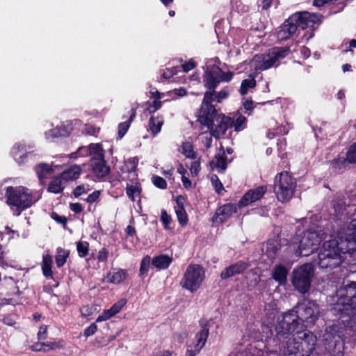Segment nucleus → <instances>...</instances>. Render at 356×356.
<instances>
[{
  "instance_id": "nucleus-1",
  "label": "nucleus",
  "mask_w": 356,
  "mask_h": 356,
  "mask_svg": "<svg viewBox=\"0 0 356 356\" xmlns=\"http://www.w3.org/2000/svg\"><path fill=\"white\" fill-rule=\"evenodd\" d=\"M341 253L348 254L356 266V219L352 220L347 228L341 233L339 240L325 242L318 255V265L321 268H334L342 262ZM356 271V268H353Z\"/></svg>"
},
{
  "instance_id": "nucleus-2",
  "label": "nucleus",
  "mask_w": 356,
  "mask_h": 356,
  "mask_svg": "<svg viewBox=\"0 0 356 356\" xmlns=\"http://www.w3.org/2000/svg\"><path fill=\"white\" fill-rule=\"evenodd\" d=\"M302 327L283 329L286 334L284 339L278 337L275 331V337L268 341L267 348L270 353H280L283 356H309L314 350L316 337L309 330H300Z\"/></svg>"
},
{
  "instance_id": "nucleus-3",
  "label": "nucleus",
  "mask_w": 356,
  "mask_h": 356,
  "mask_svg": "<svg viewBox=\"0 0 356 356\" xmlns=\"http://www.w3.org/2000/svg\"><path fill=\"white\" fill-rule=\"evenodd\" d=\"M320 316L318 305L314 301L303 300L297 306L284 313L281 319L277 321L275 331L278 332V337L284 339L283 329L289 327H302L303 323L307 325H314Z\"/></svg>"
},
{
  "instance_id": "nucleus-4",
  "label": "nucleus",
  "mask_w": 356,
  "mask_h": 356,
  "mask_svg": "<svg viewBox=\"0 0 356 356\" xmlns=\"http://www.w3.org/2000/svg\"><path fill=\"white\" fill-rule=\"evenodd\" d=\"M213 95L211 92L204 93L198 121L202 126L212 132L213 137L219 138L225 134L229 127H232V118L218 114L216 109L211 104Z\"/></svg>"
},
{
  "instance_id": "nucleus-5",
  "label": "nucleus",
  "mask_w": 356,
  "mask_h": 356,
  "mask_svg": "<svg viewBox=\"0 0 356 356\" xmlns=\"http://www.w3.org/2000/svg\"><path fill=\"white\" fill-rule=\"evenodd\" d=\"M331 298V310L335 314L349 316L354 323L356 319V282H351L339 287Z\"/></svg>"
},
{
  "instance_id": "nucleus-6",
  "label": "nucleus",
  "mask_w": 356,
  "mask_h": 356,
  "mask_svg": "<svg viewBox=\"0 0 356 356\" xmlns=\"http://www.w3.org/2000/svg\"><path fill=\"white\" fill-rule=\"evenodd\" d=\"M323 235L321 232L308 230L293 237L290 248L297 257L309 256L318 249Z\"/></svg>"
},
{
  "instance_id": "nucleus-7",
  "label": "nucleus",
  "mask_w": 356,
  "mask_h": 356,
  "mask_svg": "<svg viewBox=\"0 0 356 356\" xmlns=\"http://www.w3.org/2000/svg\"><path fill=\"white\" fill-rule=\"evenodd\" d=\"M232 76V72H224L218 66L211 65L207 67L203 79L205 87L210 90L208 92L213 94L212 102L216 100L220 103L227 97L228 92L225 89H222L217 93L214 90L221 81H229Z\"/></svg>"
},
{
  "instance_id": "nucleus-8",
  "label": "nucleus",
  "mask_w": 356,
  "mask_h": 356,
  "mask_svg": "<svg viewBox=\"0 0 356 356\" xmlns=\"http://www.w3.org/2000/svg\"><path fill=\"white\" fill-rule=\"evenodd\" d=\"M5 196L6 203L16 207L17 216H19L22 211L31 207L39 199V196L35 197L28 188L22 186L7 187Z\"/></svg>"
},
{
  "instance_id": "nucleus-9",
  "label": "nucleus",
  "mask_w": 356,
  "mask_h": 356,
  "mask_svg": "<svg viewBox=\"0 0 356 356\" xmlns=\"http://www.w3.org/2000/svg\"><path fill=\"white\" fill-rule=\"evenodd\" d=\"M296 187V179L286 171L279 173L275 177L274 193L277 200L282 202L291 199Z\"/></svg>"
},
{
  "instance_id": "nucleus-10",
  "label": "nucleus",
  "mask_w": 356,
  "mask_h": 356,
  "mask_svg": "<svg viewBox=\"0 0 356 356\" xmlns=\"http://www.w3.org/2000/svg\"><path fill=\"white\" fill-rule=\"evenodd\" d=\"M204 278L203 267L199 264H191L187 267L180 285L193 293L200 288Z\"/></svg>"
},
{
  "instance_id": "nucleus-11",
  "label": "nucleus",
  "mask_w": 356,
  "mask_h": 356,
  "mask_svg": "<svg viewBox=\"0 0 356 356\" xmlns=\"http://www.w3.org/2000/svg\"><path fill=\"white\" fill-rule=\"evenodd\" d=\"M314 276V268L310 264H305L293 271L292 283L294 287L300 293L308 291Z\"/></svg>"
},
{
  "instance_id": "nucleus-12",
  "label": "nucleus",
  "mask_w": 356,
  "mask_h": 356,
  "mask_svg": "<svg viewBox=\"0 0 356 356\" xmlns=\"http://www.w3.org/2000/svg\"><path fill=\"white\" fill-rule=\"evenodd\" d=\"M288 49L275 48L263 55L254 56L252 64L256 70H266L271 67L280 58L285 56Z\"/></svg>"
},
{
  "instance_id": "nucleus-13",
  "label": "nucleus",
  "mask_w": 356,
  "mask_h": 356,
  "mask_svg": "<svg viewBox=\"0 0 356 356\" xmlns=\"http://www.w3.org/2000/svg\"><path fill=\"white\" fill-rule=\"evenodd\" d=\"M266 191L267 187L266 186H261L254 189L250 190L238 202V206L241 207H246L256 202L261 199Z\"/></svg>"
},
{
  "instance_id": "nucleus-14",
  "label": "nucleus",
  "mask_w": 356,
  "mask_h": 356,
  "mask_svg": "<svg viewBox=\"0 0 356 356\" xmlns=\"http://www.w3.org/2000/svg\"><path fill=\"white\" fill-rule=\"evenodd\" d=\"M236 212V206L234 204H226L220 207L213 217V222H223Z\"/></svg>"
},
{
  "instance_id": "nucleus-15",
  "label": "nucleus",
  "mask_w": 356,
  "mask_h": 356,
  "mask_svg": "<svg viewBox=\"0 0 356 356\" xmlns=\"http://www.w3.org/2000/svg\"><path fill=\"white\" fill-rule=\"evenodd\" d=\"M248 266V265L245 262H237L225 268L220 273V277L225 280L242 273L247 269Z\"/></svg>"
},
{
  "instance_id": "nucleus-16",
  "label": "nucleus",
  "mask_w": 356,
  "mask_h": 356,
  "mask_svg": "<svg viewBox=\"0 0 356 356\" xmlns=\"http://www.w3.org/2000/svg\"><path fill=\"white\" fill-rule=\"evenodd\" d=\"M298 27L297 23L291 21V17H289L278 32L279 38L281 40L288 39L296 32Z\"/></svg>"
},
{
  "instance_id": "nucleus-17",
  "label": "nucleus",
  "mask_w": 356,
  "mask_h": 356,
  "mask_svg": "<svg viewBox=\"0 0 356 356\" xmlns=\"http://www.w3.org/2000/svg\"><path fill=\"white\" fill-rule=\"evenodd\" d=\"M176 202L175 212L178 221L181 226H185L188 222V216L184 208V198L182 196H178Z\"/></svg>"
},
{
  "instance_id": "nucleus-18",
  "label": "nucleus",
  "mask_w": 356,
  "mask_h": 356,
  "mask_svg": "<svg viewBox=\"0 0 356 356\" xmlns=\"http://www.w3.org/2000/svg\"><path fill=\"white\" fill-rule=\"evenodd\" d=\"M127 276V270L124 269H114L113 272L107 273L105 280L108 283L118 284L123 282Z\"/></svg>"
},
{
  "instance_id": "nucleus-19",
  "label": "nucleus",
  "mask_w": 356,
  "mask_h": 356,
  "mask_svg": "<svg viewBox=\"0 0 356 356\" xmlns=\"http://www.w3.org/2000/svg\"><path fill=\"white\" fill-rule=\"evenodd\" d=\"M309 17L310 13L308 12L298 13L291 17V21L295 22L299 27L305 29L307 27L312 26V21Z\"/></svg>"
},
{
  "instance_id": "nucleus-20",
  "label": "nucleus",
  "mask_w": 356,
  "mask_h": 356,
  "mask_svg": "<svg viewBox=\"0 0 356 356\" xmlns=\"http://www.w3.org/2000/svg\"><path fill=\"white\" fill-rule=\"evenodd\" d=\"M211 166L216 168L218 172H224L227 168V158L225 151L216 155L215 159L211 161Z\"/></svg>"
},
{
  "instance_id": "nucleus-21",
  "label": "nucleus",
  "mask_w": 356,
  "mask_h": 356,
  "mask_svg": "<svg viewBox=\"0 0 356 356\" xmlns=\"http://www.w3.org/2000/svg\"><path fill=\"white\" fill-rule=\"evenodd\" d=\"M94 174L99 178L106 176L109 172V167L106 165L104 159H100L91 163Z\"/></svg>"
},
{
  "instance_id": "nucleus-22",
  "label": "nucleus",
  "mask_w": 356,
  "mask_h": 356,
  "mask_svg": "<svg viewBox=\"0 0 356 356\" xmlns=\"http://www.w3.org/2000/svg\"><path fill=\"white\" fill-rule=\"evenodd\" d=\"M172 261V257L165 254H160L152 259V264L159 270H164L168 268Z\"/></svg>"
},
{
  "instance_id": "nucleus-23",
  "label": "nucleus",
  "mask_w": 356,
  "mask_h": 356,
  "mask_svg": "<svg viewBox=\"0 0 356 356\" xmlns=\"http://www.w3.org/2000/svg\"><path fill=\"white\" fill-rule=\"evenodd\" d=\"M81 172L80 165H74L64 170L60 175L65 181H72L79 178Z\"/></svg>"
},
{
  "instance_id": "nucleus-24",
  "label": "nucleus",
  "mask_w": 356,
  "mask_h": 356,
  "mask_svg": "<svg viewBox=\"0 0 356 356\" xmlns=\"http://www.w3.org/2000/svg\"><path fill=\"white\" fill-rule=\"evenodd\" d=\"M209 330L207 327H204L195 336L196 344L195 348L196 351H200L204 346L205 342L208 338Z\"/></svg>"
},
{
  "instance_id": "nucleus-25",
  "label": "nucleus",
  "mask_w": 356,
  "mask_h": 356,
  "mask_svg": "<svg viewBox=\"0 0 356 356\" xmlns=\"http://www.w3.org/2000/svg\"><path fill=\"white\" fill-rule=\"evenodd\" d=\"M70 134V130L65 126L57 127L47 132L45 136L47 139H53L58 137H65Z\"/></svg>"
},
{
  "instance_id": "nucleus-26",
  "label": "nucleus",
  "mask_w": 356,
  "mask_h": 356,
  "mask_svg": "<svg viewBox=\"0 0 356 356\" xmlns=\"http://www.w3.org/2000/svg\"><path fill=\"white\" fill-rule=\"evenodd\" d=\"M60 347V344L58 342H47L42 343L38 342L31 346V349L33 351H43L47 352L51 350H54Z\"/></svg>"
},
{
  "instance_id": "nucleus-27",
  "label": "nucleus",
  "mask_w": 356,
  "mask_h": 356,
  "mask_svg": "<svg viewBox=\"0 0 356 356\" xmlns=\"http://www.w3.org/2000/svg\"><path fill=\"white\" fill-rule=\"evenodd\" d=\"M232 122L235 131H240L244 129L246 126V118L238 112L234 115Z\"/></svg>"
},
{
  "instance_id": "nucleus-28",
  "label": "nucleus",
  "mask_w": 356,
  "mask_h": 356,
  "mask_svg": "<svg viewBox=\"0 0 356 356\" xmlns=\"http://www.w3.org/2000/svg\"><path fill=\"white\" fill-rule=\"evenodd\" d=\"M64 180L61 178L60 175L55 177L49 184L48 191L53 193H61L64 188Z\"/></svg>"
},
{
  "instance_id": "nucleus-29",
  "label": "nucleus",
  "mask_w": 356,
  "mask_h": 356,
  "mask_svg": "<svg viewBox=\"0 0 356 356\" xmlns=\"http://www.w3.org/2000/svg\"><path fill=\"white\" fill-rule=\"evenodd\" d=\"M163 124V119L162 117H151L149 120V130L154 135H156L161 131Z\"/></svg>"
},
{
  "instance_id": "nucleus-30",
  "label": "nucleus",
  "mask_w": 356,
  "mask_h": 356,
  "mask_svg": "<svg viewBox=\"0 0 356 356\" xmlns=\"http://www.w3.org/2000/svg\"><path fill=\"white\" fill-rule=\"evenodd\" d=\"M288 271L286 268L281 265H278L275 268L273 273V277L280 284H283L286 280Z\"/></svg>"
},
{
  "instance_id": "nucleus-31",
  "label": "nucleus",
  "mask_w": 356,
  "mask_h": 356,
  "mask_svg": "<svg viewBox=\"0 0 356 356\" xmlns=\"http://www.w3.org/2000/svg\"><path fill=\"white\" fill-rule=\"evenodd\" d=\"M52 258L49 254L43 255L42 269L43 274L47 277H52Z\"/></svg>"
},
{
  "instance_id": "nucleus-32",
  "label": "nucleus",
  "mask_w": 356,
  "mask_h": 356,
  "mask_svg": "<svg viewBox=\"0 0 356 356\" xmlns=\"http://www.w3.org/2000/svg\"><path fill=\"white\" fill-rule=\"evenodd\" d=\"M91 163L100 159H104V151L99 143L90 144Z\"/></svg>"
},
{
  "instance_id": "nucleus-33",
  "label": "nucleus",
  "mask_w": 356,
  "mask_h": 356,
  "mask_svg": "<svg viewBox=\"0 0 356 356\" xmlns=\"http://www.w3.org/2000/svg\"><path fill=\"white\" fill-rule=\"evenodd\" d=\"M69 250L61 248L57 249L56 255V263L58 268L62 267L66 262L67 258L69 257Z\"/></svg>"
},
{
  "instance_id": "nucleus-34",
  "label": "nucleus",
  "mask_w": 356,
  "mask_h": 356,
  "mask_svg": "<svg viewBox=\"0 0 356 356\" xmlns=\"http://www.w3.org/2000/svg\"><path fill=\"white\" fill-rule=\"evenodd\" d=\"M136 115L135 109H131V114L129 118V120L123 122L118 125V136L120 138H122L124 134L127 133V130L129 128L130 123L133 120L134 118Z\"/></svg>"
},
{
  "instance_id": "nucleus-35",
  "label": "nucleus",
  "mask_w": 356,
  "mask_h": 356,
  "mask_svg": "<svg viewBox=\"0 0 356 356\" xmlns=\"http://www.w3.org/2000/svg\"><path fill=\"white\" fill-rule=\"evenodd\" d=\"M201 130L202 131L201 134L202 143L206 148L209 149L211 147L212 136H213L212 132L209 131V130H207V129L204 126L202 127Z\"/></svg>"
},
{
  "instance_id": "nucleus-36",
  "label": "nucleus",
  "mask_w": 356,
  "mask_h": 356,
  "mask_svg": "<svg viewBox=\"0 0 356 356\" xmlns=\"http://www.w3.org/2000/svg\"><path fill=\"white\" fill-rule=\"evenodd\" d=\"M256 81L254 78L244 79L241 82L240 92L244 95L248 93L250 89L253 88L256 86Z\"/></svg>"
},
{
  "instance_id": "nucleus-37",
  "label": "nucleus",
  "mask_w": 356,
  "mask_h": 356,
  "mask_svg": "<svg viewBox=\"0 0 356 356\" xmlns=\"http://www.w3.org/2000/svg\"><path fill=\"white\" fill-rule=\"evenodd\" d=\"M348 163H349L347 160V157L346 159L343 157H339L333 160L331 165L336 171H340L346 169Z\"/></svg>"
},
{
  "instance_id": "nucleus-38",
  "label": "nucleus",
  "mask_w": 356,
  "mask_h": 356,
  "mask_svg": "<svg viewBox=\"0 0 356 356\" xmlns=\"http://www.w3.org/2000/svg\"><path fill=\"white\" fill-rule=\"evenodd\" d=\"M126 190L127 195L129 198L131 199L132 201H134L135 198L138 197L141 192V188L138 185H127Z\"/></svg>"
},
{
  "instance_id": "nucleus-39",
  "label": "nucleus",
  "mask_w": 356,
  "mask_h": 356,
  "mask_svg": "<svg viewBox=\"0 0 356 356\" xmlns=\"http://www.w3.org/2000/svg\"><path fill=\"white\" fill-rule=\"evenodd\" d=\"M51 170L50 165L46 163H40L35 167L36 174L40 180L44 178Z\"/></svg>"
},
{
  "instance_id": "nucleus-40",
  "label": "nucleus",
  "mask_w": 356,
  "mask_h": 356,
  "mask_svg": "<svg viewBox=\"0 0 356 356\" xmlns=\"http://www.w3.org/2000/svg\"><path fill=\"white\" fill-rule=\"evenodd\" d=\"M181 152L184 154L187 158L194 159L195 156V153L193 151V145L190 142L183 143L181 145Z\"/></svg>"
},
{
  "instance_id": "nucleus-41",
  "label": "nucleus",
  "mask_w": 356,
  "mask_h": 356,
  "mask_svg": "<svg viewBox=\"0 0 356 356\" xmlns=\"http://www.w3.org/2000/svg\"><path fill=\"white\" fill-rule=\"evenodd\" d=\"M90 154V145L87 147H80L76 152L70 154V157L76 159L79 156H88Z\"/></svg>"
},
{
  "instance_id": "nucleus-42",
  "label": "nucleus",
  "mask_w": 356,
  "mask_h": 356,
  "mask_svg": "<svg viewBox=\"0 0 356 356\" xmlns=\"http://www.w3.org/2000/svg\"><path fill=\"white\" fill-rule=\"evenodd\" d=\"M89 244L86 241H79L76 243V250L81 257L86 256L88 253Z\"/></svg>"
},
{
  "instance_id": "nucleus-43",
  "label": "nucleus",
  "mask_w": 356,
  "mask_h": 356,
  "mask_svg": "<svg viewBox=\"0 0 356 356\" xmlns=\"http://www.w3.org/2000/svg\"><path fill=\"white\" fill-rule=\"evenodd\" d=\"M151 258L149 256L147 255L144 257L140 263V275H143L146 274L148 271V269L150 266Z\"/></svg>"
},
{
  "instance_id": "nucleus-44",
  "label": "nucleus",
  "mask_w": 356,
  "mask_h": 356,
  "mask_svg": "<svg viewBox=\"0 0 356 356\" xmlns=\"http://www.w3.org/2000/svg\"><path fill=\"white\" fill-rule=\"evenodd\" d=\"M279 249V245L277 242L268 243L266 247V253L268 254L269 257L273 258L277 254Z\"/></svg>"
},
{
  "instance_id": "nucleus-45",
  "label": "nucleus",
  "mask_w": 356,
  "mask_h": 356,
  "mask_svg": "<svg viewBox=\"0 0 356 356\" xmlns=\"http://www.w3.org/2000/svg\"><path fill=\"white\" fill-rule=\"evenodd\" d=\"M346 157L349 163H356V143L350 147Z\"/></svg>"
},
{
  "instance_id": "nucleus-46",
  "label": "nucleus",
  "mask_w": 356,
  "mask_h": 356,
  "mask_svg": "<svg viewBox=\"0 0 356 356\" xmlns=\"http://www.w3.org/2000/svg\"><path fill=\"white\" fill-rule=\"evenodd\" d=\"M161 220L164 225L165 229H170V225L172 222L171 217L168 214L165 210H162L161 213Z\"/></svg>"
},
{
  "instance_id": "nucleus-47",
  "label": "nucleus",
  "mask_w": 356,
  "mask_h": 356,
  "mask_svg": "<svg viewBox=\"0 0 356 356\" xmlns=\"http://www.w3.org/2000/svg\"><path fill=\"white\" fill-rule=\"evenodd\" d=\"M152 181L154 184L159 188L163 189L166 188L167 184L165 180L163 177L159 176H154L152 177Z\"/></svg>"
},
{
  "instance_id": "nucleus-48",
  "label": "nucleus",
  "mask_w": 356,
  "mask_h": 356,
  "mask_svg": "<svg viewBox=\"0 0 356 356\" xmlns=\"http://www.w3.org/2000/svg\"><path fill=\"white\" fill-rule=\"evenodd\" d=\"M333 207L338 213H342L346 209V203L341 200H334Z\"/></svg>"
},
{
  "instance_id": "nucleus-49",
  "label": "nucleus",
  "mask_w": 356,
  "mask_h": 356,
  "mask_svg": "<svg viewBox=\"0 0 356 356\" xmlns=\"http://www.w3.org/2000/svg\"><path fill=\"white\" fill-rule=\"evenodd\" d=\"M114 315H115V314H113V312H111V309L105 310L102 314H101V315H99L98 316V318H97L96 321L97 322H101V321H106L107 319H109L110 318H111Z\"/></svg>"
},
{
  "instance_id": "nucleus-50",
  "label": "nucleus",
  "mask_w": 356,
  "mask_h": 356,
  "mask_svg": "<svg viewBox=\"0 0 356 356\" xmlns=\"http://www.w3.org/2000/svg\"><path fill=\"white\" fill-rule=\"evenodd\" d=\"M211 182L215 187V189L217 193H220L221 191L223 189L222 184L221 181L219 180L217 176L214 175L211 177Z\"/></svg>"
},
{
  "instance_id": "nucleus-51",
  "label": "nucleus",
  "mask_w": 356,
  "mask_h": 356,
  "mask_svg": "<svg viewBox=\"0 0 356 356\" xmlns=\"http://www.w3.org/2000/svg\"><path fill=\"white\" fill-rule=\"evenodd\" d=\"M178 72L177 67H174L172 68L166 69L165 71L163 72L162 76L165 79H170L172 76H173L175 74H176Z\"/></svg>"
},
{
  "instance_id": "nucleus-52",
  "label": "nucleus",
  "mask_w": 356,
  "mask_h": 356,
  "mask_svg": "<svg viewBox=\"0 0 356 356\" xmlns=\"http://www.w3.org/2000/svg\"><path fill=\"white\" fill-rule=\"evenodd\" d=\"M200 170V161H193L191 163V167H190V171L193 175H194V176L197 175Z\"/></svg>"
},
{
  "instance_id": "nucleus-53",
  "label": "nucleus",
  "mask_w": 356,
  "mask_h": 356,
  "mask_svg": "<svg viewBox=\"0 0 356 356\" xmlns=\"http://www.w3.org/2000/svg\"><path fill=\"white\" fill-rule=\"evenodd\" d=\"M125 303H126L125 300H121L119 302H118L117 303L114 304L112 306V307L111 308L113 314H118L121 310V309L124 307Z\"/></svg>"
},
{
  "instance_id": "nucleus-54",
  "label": "nucleus",
  "mask_w": 356,
  "mask_h": 356,
  "mask_svg": "<svg viewBox=\"0 0 356 356\" xmlns=\"http://www.w3.org/2000/svg\"><path fill=\"white\" fill-rule=\"evenodd\" d=\"M97 330V326L95 323H92L84 330V335L88 337L93 335Z\"/></svg>"
},
{
  "instance_id": "nucleus-55",
  "label": "nucleus",
  "mask_w": 356,
  "mask_h": 356,
  "mask_svg": "<svg viewBox=\"0 0 356 356\" xmlns=\"http://www.w3.org/2000/svg\"><path fill=\"white\" fill-rule=\"evenodd\" d=\"M94 308L92 306L86 305L81 307V312L84 316H89L92 314Z\"/></svg>"
},
{
  "instance_id": "nucleus-56",
  "label": "nucleus",
  "mask_w": 356,
  "mask_h": 356,
  "mask_svg": "<svg viewBox=\"0 0 356 356\" xmlns=\"http://www.w3.org/2000/svg\"><path fill=\"white\" fill-rule=\"evenodd\" d=\"M108 255V252L106 248L100 250L97 254V259L99 261H105Z\"/></svg>"
},
{
  "instance_id": "nucleus-57",
  "label": "nucleus",
  "mask_w": 356,
  "mask_h": 356,
  "mask_svg": "<svg viewBox=\"0 0 356 356\" xmlns=\"http://www.w3.org/2000/svg\"><path fill=\"white\" fill-rule=\"evenodd\" d=\"M161 107V102L159 100H154L151 106L147 108L148 111L152 113L156 111Z\"/></svg>"
},
{
  "instance_id": "nucleus-58",
  "label": "nucleus",
  "mask_w": 356,
  "mask_h": 356,
  "mask_svg": "<svg viewBox=\"0 0 356 356\" xmlns=\"http://www.w3.org/2000/svg\"><path fill=\"white\" fill-rule=\"evenodd\" d=\"M47 327L46 325L40 326L38 337L39 340H44L47 337Z\"/></svg>"
},
{
  "instance_id": "nucleus-59",
  "label": "nucleus",
  "mask_w": 356,
  "mask_h": 356,
  "mask_svg": "<svg viewBox=\"0 0 356 356\" xmlns=\"http://www.w3.org/2000/svg\"><path fill=\"white\" fill-rule=\"evenodd\" d=\"M87 192L84 185L78 186L74 191V195L75 197H79L82 194Z\"/></svg>"
},
{
  "instance_id": "nucleus-60",
  "label": "nucleus",
  "mask_w": 356,
  "mask_h": 356,
  "mask_svg": "<svg viewBox=\"0 0 356 356\" xmlns=\"http://www.w3.org/2000/svg\"><path fill=\"white\" fill-rule=\"evenodd\" d=\"M99 191H94L92 193L88 196L86 199L87 202L90 203L95 202L99 198Z\"/></svg>"
},
{
  "instance_id": "nucleus-61",
  "label": "nucleus",
  "mask_w": 356,
  "mask_h": 356,
  "mask_svg": "<svg viewBox=\"0 0 356 356\" xmlns=\"http://www.w3.org/2000/svg\"><path fill=\"white\" fill-rule=\"evenodd\" d=\"M70 209L76 213H79L82 211L83 208L79 203H72L70 205Z\"/></svg>"
},
{
  "instance_id": "nucleus-62",
  "label": "nucleus",
  "mask_w": 356,
  "mask_h": 356,
  "mask_svg": "<svg viewBox=\"0 0 356 356\" xmlns=\"http://www.w3.org/2000/svg\"><path fill=\"white\" fill-rule=\"evenodd\" d=\"M195 65L193 61H188V63L183 64L181 67L185 72H188L195 67Z\"/></svg>"
},
{
  "instance_id": "nucleus-63",
  "label": "nucleus",
  "mask_w": 356,
  "mask_h": 356,
  "mask_svg": "<svg viewBox=\"0 0 356 356\" xmlns=\"http://www.w3.org/2000/svg\"><path fill=\"white\" fill-rule=\"evenodd\" d=\"M229 356H250V353L245 349H240L237 353H232Z\"/></svg>"
},
{
  "instance_id": "nucleus-64",
  "label": "nucleus",
  "mask_w": 356,
  "mask_h": 356,
  "mask_svg": "<svg viewBox=\"0 0 356 356\" xmlns=\"http://www.w3.org/2000/svg\"><path fill=\"white\" fill-rule=\"evenodd\" d=\"M253 102L251 100H247L243 103L244 108L247 112L250 111L253 108Z\"/></svg>"
}]
</instances>
